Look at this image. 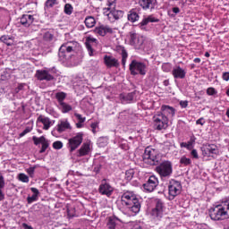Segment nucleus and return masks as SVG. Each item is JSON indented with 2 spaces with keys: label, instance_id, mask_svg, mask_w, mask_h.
Wrapping results in <instances>:
<instances>
[{
  "label": "nucleus",
  "instance_id": "11",
  "mask_svg": "<svg viewBox=\"0 0 229 229\" xmlns=\"http://www.w3.org/2000/svg\"><path fill=\"white\" fill-rule=\"evenodd\" d=\"M104 15L107 17L110 22H114L123 17V11L110 10V7L104 8Z\"/></svg>",
  "mask_w": 229,
  "mask_h": 229
},
{
  "label": "nucleus",
  "instance_id": "47",
  "mask_svg": "<svg viewBox=\"0 0 229 229\" xmlns=\"http://www.w3.org/2000/svg\"><path fill=\"white\" fill-rule=\"evenodd\" d=\"M26 173L30 176V178H33V175L35 174V166L29 167L26 170Z\"/></svg>",
  "mask_w": 229,
  "mask_h": 229
},
{
  "label": "nucleus",
  "instance_id": "37",
  "mask_svg": "<svg viewBox=\"0 0 229 229\" xmlns=\"http://www.w3.org/2000/svg\"><path fill=\"white\" fill-rule=\"evenodd\" d=\"M55 98H56L57 101L59 102V105H62V103H64V99H65V98H67V94H65L64 92H58L55 94Z\"/></svg>",
  "mask_w": 229,
  "mask_h": 229
},
{
  "label": "nucleus",
  "instance_id": "64",
  "mask_svg": "<svg viewBox=\"0 0 229 229\" xmlns=\"http://www.w3.org/2000/svg\"><path fill=\"white\" fill-rule=\"evenodd\" d=\"M131 229H142L140 225H134Z\"/></svg>",
  "mask_w": 229,
  "mask_h": 229
},
{
  "label": "nucleus",
  "instance_id": "25",
  "mask_svg": "<svg viewBox=\"0 0 229 229\" xmlns=\"http://www.w3.org/2000/svg\"><path fill=\"white\" fill-rule=\"evenodd\" d=\"M172 74L175 79L183 80V78H185V74H187V72H185V70L180 66H175L172 71Z\"/></svg>",
  "mask_w": 229,
  "mask_h": 229
},
{
  "label": "nucleus",
  "instance_id": "42",
  "mask_svg": "<svg viewBox=\"0 0 229 229\" xmlns=\"http://www.w3.org/2000/svg\"><path fill=\"white\" fill-rule=\"evenodd\" d=\"M107 228L115 229V218H109L107 223Z\"/></svg>",
  "mask_w": 229,
  "mask_h": 229
},
{
  "label": "nucleus",
  "instance_id": "63",
  "mask_svg": "<svg viewBox=\"0 0 229 229\" xmlns=\"http://www.w3.org/2000/svg\"><path fill=\"white\" fill-rule=\"evenodd\" d=\"M201 62V59L200 58H195L194 59V63L195 64H199Z\"/></svg>",
  "mask_w": 229,
  "mask_h": 229
},
{
  "label": "nucleus",
  "instance_id": "27",
  "mask_svg": "<svg viewBox=\"0 0 229 229\" xmlns=\"http://www.w3.org/2000/svg\"><path fill=\"white\" fill-rule=\"evenodd\" d=\"M38 122L42 123L43 130H49V128H51L52 123H51V120L48 117L39 115L38 117Z\"/></svg>",
  "mask_w": 229,
  "mask_h": 229
},
{
  "label": "nucleus",
  "instance_id": "62",
  "mask_svg": "<svg viewBox=\"0 0 229 229\" xmlns=\"http://www.w3.org/2000/svg\"><path fill=\"white\" fill-rule=\"evenodd\" d=\"M23 228L25 229H33L30 225H28L27 224H23Z\"/></svg>",
  "mask_w": 229,
  "mask_h": 229
},
{
  "label": "nucleus",
  "instance_id": "21",
  "mask_svg": "<svg viewBox=\"0 0 229 229\" xmlns=\"http://www.w3.org/2000/svg\"><path fill=\"white\" fill-rule=\"evenodd\" d=\"M158 18H156L153 15H148V17H145L140 23L139 28L142 30L143 31H146L148 30V22H158Z\"/></svg>",
  "mask_w": 229,
  "mask_h": 229
},
{
  "label": "nucleus",
  "instance_id": "51",
  "mask_svg": "<svg viewBox=\"0 0 229 229\" xmlns=\"http://www.w3.org/2000/svg\"><path fill=\"white\" fill-rule=\"evenodd\" d=\"M0 189H4V177L0 174Z\"/></svg>",
  "mask_w": 229,
  "mask_h": 229
},
{
  "label": "nucleus",
  "instance_id": "14",
  "mask_svg": "<svg viewBox=\"0 0 229 229\" xmlns=\"http://www.w3.org/2000/svg\"><path fill=\"white\" fill-rule=\"evenodd\" d=\"M158 186V178L155 175H151L148 182L143 184V189L146 191V192H153L155 189Z\"/></svg>",
  "mask_w": 229,
  "mask_h": 229
},
{
  "label": "nucleus",
  "instance_id": "56",
  "mask_svg": "<svg viewBox=\"0 0 229 229\" xmlns=\"http://www.w3.org/2000/svg\"><path fill=\"white\" fill-rule=\"evenodd\" d=\"M180 105H181L182 108H187V106H189V102L188 101H181Z\"/></svg>",
  "mask_w": 229,
  "mask_h": 229
},
{
  "label": "nucleus",
  "instance_id": "54",
  "mask_svg": "<svg viewBox=\"0 0 229 229\" xmlns=\"http://www.w3.org/2000/svg\"><path fill=\"white\" fill-rule=\"evenodd\" d=\"M31 192H33L34 196H38V194H40V192L38 191V189L37 188H30Z\"/></svg>",
  "mask_w": 229,
  "mask_h": 229
},
{
  "label": "nucleus",
  "instance_id": "16",
  "mask_svg": "<svg viewBox=\"0 0 229 229\" xmlns=\"http://www.w3.org/2000/svg\"><path fill=\"white\" fill-rule=\"evenodd\" d=\"M92 153V142H84L79 150H77V157H87Z\"/></svg>",
  "mask_w": 229,
  "mask_h": 229
},
{
  "label": "nucleus",
  "instance_id": "17",
  "mask_svg": "<svg viewBox=\"0 0 229 229\" xmlns=\"http://www.w3.org/2000/svg\"><path fill=\"white\" fill-rule=\"evenodd\" d=\"M36 76L39 81H51L55 80V77H53L47 70H38Z\"/></svg>",
  "mask_w": 229,
  "mask_h": 229
},
{
  "label": "nucleus",
  "instance_id": "29",
  "mask_svg": "<svg viewBox=\"0 0 229 229\" xmlns=\"http://www.w3.org/2000/svg\"><path fill=\"white\" fill-rule=\"evenodd\" d=\"M206 150L208 155H211V157H214V155H219V148L215 144L207 145Z\"/></svg>",
  "mask_w": 229,
  "mask_h": 229
},
{
  "label": "nucleus",
  "instance_id": "50",
  "mask_svg": "<svg viewBox=\"0 0 229 229\" xmlns=\"http://www.w3.org/2000/svg\"><path fill=\"white\" fill-rule=\"evenodd\" d=\"M44 39L45 40H53V34L49 32H46L44 35Z\"/></svg>",
  "mask_w": 229,
  "mask_h": 229
},
{
  "label": "nucleus",
  "instance_id": "23",
  "mask_svg": "<svg viewBox=\"0 0 229 229\" xmlns=\"http://www.w3.org/2000/svg\"><path fill=\"white\" fill-rule=\"evenodd\" d=\"M85 44L89 56H94V50L92 49V46H96V44H98V39L96 38L88 37Z\"/></svg>",
  "mask_w": 229,
  "mask_h": 229
},
{
  "label": "nucleus",
  "instance_id": "18",
  "mask_svg": "<svg viewBox=\"0 0 229 229\" xmlns=\"http://www.w3.org/2000/svg\"><path fill=\"white\" fill-rule=\"evenodd\" d=\"M139 4L143 10L153 12L157 7V0H140Z\"/></svg>",
  "mask_w": 229,
  "mask_h": 229
},
{
  "label": "nucleus",
  "instance_id": "32",
  "mask_svg": "<svg viewBox=\"0 0 229 229\" xmlns=\"http://www.w3.org/2000/svg\"><path fill=\"white\" fill-rule=\"evenodd\" d=\"M84 22L87 28H94L96 26V19L92 16H88Z\"/></svg>",
  "mask_w": 229,
  "mask_h": 229
},
{
  "label": "nucleus",
  "instance_id": "39",
  "mask_svg": "<svg viewBox=\"0 0 229 229\" xmlns=\"http://www.w3.org/2000/svg\"><path fill=\"white\" fill-rule=\"evenodd\" d=\"M18 180L22 182V183H28L30 182V177L26 174H19Z\"/></svg>",
  "mask_w": 229,
  "mask_h": 229
},
{
  "label": "nucleus",
  "instance_id": "5",
  "mask_svg": "<svg viewBox=\"0 0 229 229\" xmlns=\"http://www.w3.org/2000/svg\"><path fill=\"white\" fill-rule=\"evenodd\" d=\"M157 173L161 178H168L173 174V165L169 161H164L156 168Z\"/></svg>",
  "mask_w": 229,
  "mask_h": 229
},
{
  "label": "nucleus",
  "instance_id": "4",
  "mask_svg": "<svg viewBox=\"0 0 229 229\" xmlns=\"http://www.w3.org/2000/svg\"><path fill=\"white\" fill-rule=\"evenodd\" d=\"M130 72L132 76H137V74L146 76V72H148V66H146L144 63L133 60L130 64Z\"/></svg>",
  "mask_w": 229,
  "mask_h": 229
},
{
  "label": "nucleus",
  "instance_id": "61",
  "mask_svg": "<svg viewBox=\"0 0 229 229\" xmlns=\"http://www.w3.org/2000/svg\"><path fill=\"white\" fill-rule=\"evenodd\" d=\"M67 214L69 217H74V214L71 213V209H67Z\"/></svg>",
  "mask_w": 229,
  "mask_h": 229
},
{
  "label": "nucleus",
  "instance_id": "24",
  "mask_svg": "<svg viewBox=\"0 0 229 229\" xmlns=\"http://www.w3.org/2000/svg\"><path fill=\"white\" fill-rule=\"evenodd\" d=\"M33 21H35V18L31 14H23L21 18V24L24 26L25 28H30L31 24H33Z\"/></svg>",
  "mask_w": 229,
  "mask_h": 229
},
{
  "label": "nucleus",
  "instance_id": "13",
  "mask_svg": "<svg viewBox=\"0 0 229 229\" xmlns=\"http://www.w3.org/2000/svg\"><path fill=\"white\" fill-rule=\"evenodd\" d=\"M98 192L102 196H107V198H110V195L114 193V187H112L110 183L106 182V180H103L98 187Z\"/></svg>",
  "mask_w": 229,
  "mask_h": 229
},
{
  "label": "nucleus",
  "instance_id": "10",
  "mask_svg": "<svg viewBox=\"0 0 229 229\" xmlns=\"http://www.w3.org/2000/svg\"><path fill=\"white\" fill-rule=\"evenodd\" d=\"M144 36H140L135 32H130V44L133 46L135 49H140L144 46Z\"/></svg>",
  "mask_w": 229,
  "mask_h": 229
},
{
  "label": "nucleus",
  "instance_id": "46",
  "mask_svg": "<svg viewBox=\"0 0 229 229\" xmlns=\"http://www.w3.org/2000/svg\"><path fill=\"white\" fill-rule=\"evenodd\" d=\"M38 199V195H32L31 197H28L27 198V201L29 204L33 203L34 201H37Z\"/></svg>",
  "mask_w": 229,
  "mask_h": 229
},
{
  "label": "nucleus",
  "instance_id": "3",
  "mask_svg": "<svg viewBox=\"0 0 229 229\" xmlns=\"http://www.w3.org/2000/svg\"><path fill=\"white\" fill-rule=\"evenodd\" d=\"M143 162H145V164H148L149 165H157V164L160 162L158 151L149 147L146 148L143 154Z\"/></svg>",
  "mask_w": 229,
  "mask_h": 229
},
{
  "label": "nucleus",
  "instance_id": "38",
  "mask_svg": "<svg viewBox=\"0 0 229 229\" xmlns=\"http://www.w3.org/2000/svg\"><path fill=\"white\" fill-rule=\"evenodd\" d=\"M180 164H182V165H191V164H192V161L191 160V158L185 156H182L180 158Z\"/></svg>",
  "mask_w": 229,
  "mask_h": 229
},
{
  "label": "nucleus",
  "instance_id": "15",
  "mask_svg": "<svg viewBox=\"0 0 229 229\" xmlns=\"http://www.w3.org/2000/svg\"><path fill=\"white\" fill-rule=\"evenodd\" d=\"M74 47H76V43L70 41L64 43L59 48V56H65V53H72L74 51Z\"/></svg>",
  "mask_w": 229,
  "mask_h": 229
},
{
  "label": "nucleus",
  "instance_id": "20",
  "mask_svg": "<svg viewBox=\"0 0 229 229\" xmlns=\"http://www.w3.org/2000/svg\"><path fill=\"white\" fill-rule=\"evenodd\" d=\"M176 114V109L174 107L170 106H161V114L165 117H167V119H173Z\"/></svg>",
  "mask_w": 229,
  "mask_h": 229
},
{
  "label": "nucleus",
  "instance_id": "53",
  "mask_svg": "<svg viewBox=\"0 0 229 229\" xmlns=\"http://www.w3.org/2000/svg\"><path fill=\"white\" fill-rule=\"evenodd\" d=\"M223 80H225V81H229V72H225L223 73L222 75Z\"/></svg>",
  "mask_w": 229,
  "mask_h": 229
},
{
  "label": "nucleus",
  "instance_id": "6",
  "mask_svg": "<svg viewBox=\"0 0 229 229\" xmlns=\"http://www.w3.org/2000/svg\"><path fill=\"white\" fill-rule=\"evenodd\" d=\"M182 193V183L176 180H171L168 184V198L174 199L176 196Z\"/></svg>",
  "mask_w": 229,
  "mask_h": 229
},
{
  "label": "nucleus",
  "instance_id": "1",
  "mask_svg": "<svg viewBox=\"0 0 229 229\" xmlns=\"http://www.w3.org/2000/svg\"><path fill=\"white\" fill-rule=\"evenodd\" d=\"M121 202L131 216H135L140 212V202L133 191H125L121 197Z\"/></svg>",
  "mask_w": 229,
  "mask_h": 229
},
{
  "label": "nucleus",
  "instance_id": "45",
  "mask_svg": "<svg viewBox=\"0 0 229 229\" xmlns=\"http://www.w3.org/2000/svg\"><path fill=\"white\" fill-rule=\"evenodd\" d=\"M49 148V141L47 140L42 144L41 149L39 150V153H46V149Z\"/></svg>",
  "mask_w": 229,
  "mask_h": 229
},
{
  "label": "nucleus",
  "instance_id": "7",
  "mask_svg": "<svg viewBox=\"0 0 229 229\" xmlns=\"http://www.w3.org/2000/svg\"><path fill=\"white\" fill-rule=\"evenodd\" d=\"M164 202H162L160 199H157L156 207L150 211L151 219H154V221H160V219L164 217Z\"/></svg>",
  "mask_w": 229,
  "mask_h": 229
},
{
  "label": "nucleus",
  "instance_id": "34",
  "mask_svg": "<svg viewBox=\"0 0 229 229\" xmlns=\"http://www.w3.org/2000/svg\"><path fill=\"white\" fill-rule=\"evenodd\" d=\"M60 108L63 114H67L72 110V106L65 102L60 104Z\"/></svg>",
  "mask_w": 229,
  "mask_h": 229
},
{
  "label": "nucleus",
  "instance_id": "35",
  "mask_svg": "<svg viewBox=\"0 0 229 229\" xmlns=\"http://www.w3.org/2000/svg\"><path fill=\"white\" fill-rule=\"evenodd\" d=\"M0 41L4 42V44H6V46H13V42L12 41V38H10V36H2L0 38Z\"/></svg>",
  "mask_w": 229,
  "mask_h": 229
},
{
  "label": "nucleus",
  "instance_id": "60",
  "mask_svg": "<svg viewBox=\"0 0 229 229\" xmlns=\"http://www.w3.org/2000/svg\"><path fill=\"white\" fill-rule=\"evenodd\" d=\"M173 12H174V13H180V8H178V7H174V8H173Z\"/></svg>",
  "mask_w": 229,
  "mask_h": 229
},
{
  "label": "nucleus",
  "instance_id": "58",
  "mask_svg": "<svg viewBox=\"0 0 229 229\" xmlns=\"http://www.w3.org/2000/svg\"><path fill=\"white\" fill-rule=\"evenodd\" d=\"M76 128H83V122H78L76 123Z\"/></svg>",
  "mask_w": 229,
  "mask_h": 229
},
{
  "label": "nucleus",
  "instance_id": "31",
  "mask_svg": "<svg viewBox=\"0 0 229 229\" xmlns=\"http://www.w3.org/2000/svg\"><path fill=\"white\" fill-rule=\"evenodd\" d=\"M140 19V16H139V13H137L135 11H131L128 14V21L130 22H137Z\"/></svg>",
  "mask_w": 229,
  "mask_h": 229
},
{
  "label": "nucleus",
  "instance_id": "49",
  "mask_svg": "<svg viewBox=\"0 0 229 229\" xmlns=\"http://www.w3.org/2000/svg\"><path fill=\"white\" fill-rule=\"evenodd\" d=\"M207 94H208V96H214V94H216V89H214V88H208V89H207Z\"/></svg>",
  "mask_w": 229,
  "mask_h": 229
},
{
  "label": "nucleus",
  "instance_id": "30",
  "mask_svg": "<svg viewBox=\"0 0 229 229\" xmlns=\"http://www.w3.org/2000/svg\"><path fill=\"white\" fill-rule=\"evenodd\" d=\"M194 142H196V139L195 138H191L190 140L188 142H182L180 144L181 148H186V149H192L193 146H194Z\"/></svg>",
  "mask_w": 229,
  "mask_h": 229
},
{
  "label": "nucleus",
  "instance_id": "26",
  "mask_svg": "<svg viewBox=\"0 0 229 229\" xmlns=\"http://www.w3.org/2000/svg\"><path fill=\"white\" fill-rule=\"evenodd\" d=\"M115 51L122 55V65L124 67L126 65V60L128 59V52H126V49H124L123 46H117Z\"/></svg>",
  "mask_w": 229,
  "mask_h": 229
},
{
  "label": "nucleus",
  "instance_id": "52",
  "mask_svg": "<svg viewBox=\"0 0 229 229\" xmlns=\"http://www.w3.org/2000/svg\"><path fill=\"white\" fill-rule=\"evenodd\" d=\"M191 155V157H193V158H199V156L198 155V150L196 149H192Z\"/></svg>",
  "mask_w": 229,
  "mask_h": 229
},
{
  "label": "nucleus",
  "instance_id": "36",
  "mask_svg": "<svg viewBox=\"0 0 229 229\" xmlns=\"http://www.w3.org/2000/svg\"><path fill=\"white\" fill-rule=\"evenodd\" d=\"M98 144L100 148H105V146L108 145V137H100L98 140Z\"/></svg>",
  "mask_w": 229,
  "mask_h": 229
},
{
  "label": "nucleus",
  "instance_id": "12",
  "mask_svg": "<svg viewBox=\"0 0 229 229\" xmlns=\"http://www.w3.org/2000/svg\"><path fill=\"white\" fill-rule=\"evenodd\" d=\"M94 33L99 35V37H105L106 35H114L115 29L108 25H99L94 29Z\"/></svg>",
  "mask_w": 229,
  "mask_h": 229
},
{
  "label": "nucleus",
  "instance_id": "2",
  "mask_svg": "<svg viewBox=\"0 0 229 229\" xmlns=\"http://www.w3.org/2000/svg\"><path fill=\"white\" fill-rule=\"evenodd\" d=\"M209 216L213 221H223L229 218V199H224L221 204L209 210Z\"/></svg>",
  "mask_w": 229,
  "mask_h": 229
},
{
  "label": "nucleus",
  "instance_id": "9",
  "mask_svg": "<svg viewBox=\"0 0 229 229\" xmlns=\"http://www.w3.org/2000/svg\"><path fill=\"white\" fill-rule=\"evenodd\" d=\"M81 142H83V132H78L75 136L70 138L67 143L70 153L76 151L79 146H81Z\"/></svg>",
  "mask_w": 229,
  "mask_h": 229
},
{
  "label": "nucleus",
  "instance_id": "44",
  "mask_svg": "<svg viewBox=\"0 0 229 229\" xmlns=\"http://www.w3.org/2000/svg\"><path fill=\"white\" fill-rule=\"evenodd\" d=\"M54 149H62L64 148V143L62 141H55L53 143Z\"/></svg>",
  "mask_w": 229,
  "mask_h": 229
},
{
  "label": "nucleus",
  "instance_id": "33",
  "mask_svg": "<svg viewBox=\"0 0 229 229\" xmlns=\"http://www.w3.org/2000/svg\"><path fill=\"white\" fill-rule=\"evenodd\" d=\"M32 140H33L35 146H38V144H41V145L45 144V142H47V140L44 136H41L39 138L37 136H33Z\"/></svg>",
  "mask_w": 229,
  "mask_h": 229
},
{
  "label": "nucleus",
  "instance_id": "19",
  "mask_svg": "<svg viewBox=\"0 0 229 229\" xmlns=\"http://www.w3.org/2000/svg\"><path fill=\"white\" fill-rule=\"evenodd\" d=\"M71 123L68 119L60 120L55 127L56 131L58 133H64V131H67V130H71Z\"/></svg>",
  "mask_w": 229,
  "mask_h": 229
},
{
  "label": "nucleus",
  "instance_id": "55",
  "mask_svg": "<svg viewBox=\"0 0 229 229\" xmlns=\"http://www.w3.org/2000/svg\"><path fill=\"white\" fill-rule=\"evenodd\" d=\"M196 124H200V126H203L205 124V119L199 118L196 121Z\"/></svg>",
  "mask_w": 229,
  "mask_h": 229
},
{
  "label": "nucleus",
  "instance_id": "8",
  "mask_svg": "<svg viewBox=\"0 0 229 229\" xmlns=\"http://www.w3.org/2000/svg\"><path fill=\"white\" fill-rule=\"evenodd\" d=\"M153 123L156 130H165L169 126V119L161 113L154 115Z\"/></svg>",
  "mask_w": 229,
  "mask_h": 229
},
{
  "label": "nucleus",
  "instance_id": "59",
  "mask_svg": "<svg viewBox=\"0 0 229 229\" xmlns=\"http://www.w3.org/2000/svg\"><path fill=\"white\" fill-rule=\"evenodd\" d=\"M4 199V193H3V191L0 189V201H3Z\"/></svg>",
  "mask_w": 229,
  "mask_h": 229
},
{
  "label": "nucleus",
  "instance_id": "43",
  "mask_svg": "<svg viewBox=\"0 0 229 229\" xmlns=\"http://www.w3.org/2000/svg\"><path fill=\"white\" fill-rule=\"evenodd\" d=\"M125 178L128 182L133 178V170L130 169L125 172Z\"/></svg>",
  "mask_w": 229,
  "mask_h": 229
},
{
  "label": "nucleus",
  "instance_id": "48",
  "mask_svg": "<svg viewBox=\"0 0 229 229\" xmlns=\"http://www.w3.org/2000/svg\"><path fill=\"white\" fill-rule=\"evenodd\" d=\"M74 115L76 116V118L78 119L79 123H85L86 118L81 116V114L75 113Z\"/></svg>",
  "mask_w": 229,
  "mask_h": 229
},
{
  "label": "nucleus",
  "instance_id": "28",
  "mask_svg": "<svg viewBox=\"0 0 229 229\" xmlns=\"http://www.w3.org/2000/svg\"><path fill=\"white\" fill-rule=\"evenodd\" d=\"M120 101H122L123 105H126V103H130L131 101H133V93L120 94Z\"/></svg>",
  "mask_w": 229,
  "mask_h": 229
},
{
  "label": "nucleus",
  "instance_id": "57",
  "mask_svg": "<svg viewBox=\"0 0 229 229\" xmlns=\"http://www.w3.org/2000/svg\"><path fill=\"white\" fill-rule=\"evenodd\" d=\"M26 133H30V129H25V130L20 134V137H24V135H26Z\"/></svg>",
  "mask_w": 229,
  "mask_h": 229
},
{
  "label": "nucleus",
  "instance_id": "41",
  "mask_svg": "<svg viewBox=\"0 0 229 229\" xmlns=\"http://www.w3.org/2000/svg\"><path fill=\"white\" fill-rule=\"evenodd\" d=\"M56 4H58V1L56 0H47L46 2L47 8H53Z\"/></svg>",
  "mask_w": 229,
  "mask_h": 229
},
{
  "label": "nucleus",
  "instance_id": "22",
  "mask_svg": "<svg viewBox=\"0 0 229 229\" xmlns=\"http://www.w3.org/2000/svg\"><path fill=\"white\" fill-rule=\"evenodd\" d=\"M104 64L109 68L119 67V60L111 55L104 56Z\"/></svg>",
  "mask_w": 229,
  "mask_h": 229
},
{
  "label": "nucleus",
  "instance_id": "40",
  "mask_svg": "<svg viewBox=\"0 0 229 229\" xmlns=\"http://www.w3.org/2000/svg\"><path fill=\"white\" fill-rule=\"evenodd\" d=\"M72 5H71V4H66L64 5V13H66V15H71L72 13Z\"/></svg>",
  "mask_w": 229,
  "mask_h": 229
}]
</instances>
